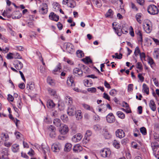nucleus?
<instances>
[{"label": "nucleus", "instance_id": "f3484780", "mask_svg": "<svg viewBox=\"0 0 159 159\" xmlns=\"http://www.w3.org/2000/svg\"><path fill=\"white\" fill-rule=\"evenodd\" d=\"M1 154L2 158H7L8 154V151L7 148H3L1 151Z\"/></svg>", "mask_w": 159, "mask_h": 159}, {"label": "nucleus", "instance_id": "9d476101", "mask_svg": "<svg viewBox=\"0 0 159 159\" xmlns=\"http://www.w3.org/2000/svg\"><path fill=\"white\" fill-rule=\"evenodd\" d=\"M151 146L153 153L154 155L156 156V154L158 148H159V145L157 142H152L151 143Z\"/></svg>", "mask_w": 159, "mask_h": 159}, {"label": "nucleus", "instance_id": "052dcab7", "mask_svg": "<svg viewBox=\"0 0 159 159\" xmlns=\"http://www.w3.org/2000/svg\"><path fill=\"white\" fill-rule=\"evenodd\" d=\"M103 95V97L104 98L107 99L109 101L110 100V97L107 93H104Z\"/></svg>", "mask_w": 159, "mask_h": 159}, {"label": "nucleus", "instance_id": "37998d69", "mask_svg": "<svg viewBox=\"0 0 159 159\" xmlns=\"http://www.w3.org/2000/svg\"><path fill=\"white\" fill-rule=\"evenodd\" d=\"M69 2L70 5H68V7L71 8H74L76 6V3L74 1L69 0Z\"/></svg>", "mask_w": 159, "mask_h": 159}, {"label": "nucleus", "instance_id": "864d4df0", "mask_svg": "<svg viewBox=\"0 0 159 159\" xmlns=\"http://www.w3.org/2000/svg\"><path fill=\"white\" fill-rule=\"evenodd\" d=\"M17 13V14H18V15L17 16H13L12 18L13 19H18L20 18L21 16V13H20L18 11H15L14 12V13Z\"/></svg>", "mask_w": 159, "mask_h": 159}, {"label": "nucleus", "instance_id": "6ab92c4d", "mask_svg": "<svg viewBox=\"0 0 159 159\" xmlns=\"http://www.w3.org/2000/svg\"><path fill=\"white\" fill-rule=\"evenodd\" d=\"M135 33L138 36V41L139 42H140L141 44H142L143 42V39L142 34L141 33V31L139 30L138 29L136 30Z\"/></svg>", "mask_w": 159, "mask_h": 159}, {"label": "nucleus", "instance_id": "680f3d73", "mask_svg": "<svg viewBox=\"0 0 159 159\" xmlns=\"http://www.w3.org/2000/svg\"><path fill=\"white\" fill-rule=\"evenodd\" d=\"M133 84H130L128 85V91H132L133 90Z\"/></svg>", "mask_w": 159, "mask_h": 159}, {"label": "nucleus", "instance_id": "e2e57ef3", "mask_svg": "<svg viewBox=\"0 0 159 159\" xmlns=\"http://www.w3.org/2000/svg\"><path fill=\"white\" fill-rule=\"evenodd\" d=\"M115 58H117L118 59H121L122 58V55L120 53L119 55H118V53H115Z\"/></svg>", "mask_w": 159, "mask_h": 159}, {"label": "nucleus", "instance_id": "3c124183", "mask_svg": "<svg viewBox=\"0 0 159 159\" xmlns=\"http://www.w3.org/2000/svg\"><path fill=\"white\" fill-rule=\"evenodd\" d=\"M61 118L64 122L67 121L68 120V117L67 115L65 114L61 116Z\"/></svg>", "mask_w": 159, "mask_h": 159}, {"label": "nucleus", "instance_id": "b1692460", "mask_svg": "<svg viewBox=\"0 0 159 159\" xmlns=\"http://www.w3.org/2000/svg\"><path fill=\"white\" fill-rule=\"evenodd\" d=\"M149 106L150 108L152 111H156V107L153 100H151L150 101Z\"/></svg>", "mask_w": 159, "mask_h": 159}, {"label": "nucleus", "instance_id": "de8ad7c7", "mask_svg": "<svg viewBox=\"0 0 159 159\" xmlns=\"http://www.w3.org/2000/svg\"><path fill=\"white\" fill-rule=\"evenodd\" d=\"M34 84L32 82H29L27 84V88H29V89H33L34 87Z\"/></svg>", "mask_w": 159, "mask_h": 159}, {"label": "nucleus", "instance_id": "aec40b11", "mask_svg": "<svg viewBox=\"0 0 159 159\" xmlns=\"http://www.w3.org/2000/svg\"><path fill=\"white\" fill-rule=\"evenodd\" d=\"M143 27L144 30L147 33L150 32L152 30V27L150 26L149 24L146 22L144 24Z\"/></svg>", "mask_w": 159, "mask_h": 159}, {"label": "nucleus", "instance_id": "c03bdc74", "mask_svg": "<svg viewBox=\"0 0 159 159\" xmlns=\"http://www.w3.org/2000/svg\"><path fill=\"white\" fill-rule=\"evenodd\" d=\"M93 2L97 7H101L102 5V4L100 2V0H93Z\"/></svg>", "mask_w": 159, "mask_h": 159}, {"label": "nucleus", "instance_id": "1a4fd4ad", "mask_svg": "<svg viewBox=\"0 0 159 159\" xmlns=\"http://www.w3.org/2000/svg\"><path fill=\"white\" fill-rule=\"evenodd\" d=\"M76 112V109L75 107L73 106L69 107H68L67 113L70 116H73Z\"/></svg>", "mask_w": 159, "mask_h": 159}, {"label": "nucleus", "instance_id": "69168bd1", "mask_svg": "<svg viewBox=\"0 0 159 159\" xmlns=\"http://www.w3.org/2000/svg\"><path fill=\"white\" fill-rule=\"evenodd\" d=\"M28 154L30 156H32L34 155V152L33 149H31L28 152Z\"/></svg>", "mask_w": 159, "mask_h": 159}, {"label": "nucleus", "instance_id": "58836bf2", "mask_svg": "<svg viewBox=\"0 0 159 159\" xmlns=\"http://www.w3.org/2000/svg\"><path fill=\"white\" fill-rule=\"evenodd\" d=\"M116 115L119 118L121 119H124L125 118V115L122 111H117L116 113Z\"/></svg>", "mask_w": 159, "mask_h": 159}, {"label": "nucleus", "instance_id": "473e14b6", "mask_svg": "<svg viewBox=\"0 0 159 159\" xmlns=\"http://www.w3.org/2000/svg\"><path fill=\"white\" fill-rule=\"evenodd\" d=\"M72 145L71 144L68 143L66 144L64 148V150L67 152H69L71 149Z\"/></svg>", "mask_w": 159, "mask_h": 159}, {"label": "nucleus", "instance_id": "4c0bfd02", "mask_svg": "<svg viewBox=\"0 0 159 159\" xmlns=\"http://www.w3.org/2000/svg\"><path fill=\"white\" fill-rule=\"evenodd\" d=\"M148 63L150 65L152 68H153L155 67V64L152 58H149L148 59Z\"/></svg>", "mask_w": 159, "mask_h": 159}, {"label": "nucleus", "instance_id": "ea45409f", "mask_svg": "<svg viewBox=\"0 0 159 159\" xmlns=\"http://www.w3.org/2000/svg\"><path fill=\"white\" fill-rule=\"evenodd\" d=\"M47 81L48 83L50 85H54L55 84L54 80L52 79V78L50 77H48Z\"/></svg>", "mask_w": 159, "mask_h": 159}, {"label": "nucleus", "instance_id": "c756f323", "mask_svg": "<svg viewBox=\"0 0 159 159\" xmlns=\"http://www.w3.org/2000/svg\"><path fill=\"white\" fill-rule=\"evenodd\" d=\"M143 91L145 93L147 94L149 93V88L145 84H143Z\"/></svg>", "mask_w": 159, "mask_h": 159}, {"label": "nucleus", "instance_id": "774afa93", "mask_svg": "<svg viewBox=\"0 0 159 159\" xmlns=\"http://www.w3.org/2000/svg\"><path fill=\"white\" fill-rule=\"evenodd\" d=\"M57 26L59 29L60 30H61L62 29L63 25L60 22L58 23L57 24Z\"/></svg>", "mask_w": 159, "mask_h": 159}, {"label": "nucleus", "instance_id": "2eb2a0df", "mask_svg": "<svg viewBox=\"0 0 159 159\" xmlns=\"http://www.w3.org/2000/svg\"><path fill=\"white\" fill-rule=\"evenodd\" d=\"M49 17L50 19L56 21H57L59 19V16L53 12H52L50 14Z\"/></svg>", "mask_w": 159, "mask_h": 159}, {"label": "nucleus", "instance_id": "dca6fc26", "mask_svg": "<svg viewBox=\"0 0 159 159\" xmlns=\"http://www.w3.org/2000/svg\"><path fill=\"white\" fill-rule=\"evenodd\" d=\"M14 65L17 70L21 69L23 67V65L22 62L18 60H16L14 61Z\"/></svg>", "mask_w": 159, "mask_h": 159}, {"label": "nucleus", "instance_id": "bb28decb", "mask_svg": "<svg viewBox=\"0 0 159 159\" xmlns=\"http://www.w3.org/2000/svg\"><path fill=\"white\" fill-rule=\"evenodd\" d=\"M65 101L67 103L68 105L71 106L72 103V98L69 96H66L65 98Z\"/></svg>", "mask_w": 159, "mask_h": 159}, {"label": "nucleus", "instance_id": "603ef678", "mask_svg": "<svg viewBox=\"0 0 159 159\" xmlns=\"http://www.w3.org/2000/svg\"><path fill=\"white\" fill-rule=\"evenodd\" d=\"M87 91L89 92H90L92 93H94L96 92V89L94 87L89 88L87 89Z\"/></svg>", "mask_w": 159, "mask_h": 159}, {"label": "nucleus", "instance_id": "5701e85b", "mask_svg": "<svg viewBox=\"0 0 159 159\" xmlns=\"http://www.w3.org/2000/svg\"><path fill=\"white\" fill-rule=\"evenodd\" d=\"M53 10L55 11H58L60 7V5L57 2H53L52 4Z\"/></svg>", "mask_w": 159, "mask_h": 159}, {"label": "nucleus", "instance_id": "bf43d9fd", "mask_svg": "<svg viewBox=\"0 0 159 159\" xmlns=\"http://www.w3.org/2000/svg\"><path fill=\"white\" fill-rule=\"evenodd\" d=\"M136 67L140 70L142 69L143 68L141 63L140 62H138L137 64Z\"/></svg>", "mask_w": 159, "mask_h": 159}, {"label": "nucleus", "instance_id": "13d9d810", "mask_svg": "<svg viewBox=\"0 0 159 159\" xmlns=\"http://www.w3.org/2000/svg\"><path fill=\"white\" fill-rule=\"evenodd\" d=\"M48 129L51 132L55 131L56 130L55 127L51 125L49 127Z\"/></svg>", "mask_w": 159, "mask_h": 159}, {"label": "nucleus", "instance_id": "a878e982", "mask_svg": "<svg viewBox=\"0 0 159 159\" xmlns=\"http://www.w3.org/2000/svg\"><path fill=\"white\" fill-rule=\"evenodd\" d=\"M19 150V146L17 144H14L12 146V151L14 152H18Z\"/></svg>", "mask_w": 159, "mask_h": 159}, {"label": "nucleus", "instance_id": "7c9ffc66", "mask_svg": "<svg viewBox=\"0 0 159 159\" xmlns=\"http://www.w3.org/2000/svg\"><path fill=\"white\" fill-rule=\"evenodd\" d=\"M121 30V33H123L124 34H126L127 33H128L127 25L126 24H124L122 25Z\"/></svg>", "mask_w": 159, "mask_h": 159}, {"label": "nucleus", "instance_id": "20e7f679", "mask_svg": "<svg viewBox=\"0 0 159 159\" xmlns=\"http://www.w3.org/2000/svg\"><path fill=\"white\" fill-rule=\"evenodd\" d=\"M100 153L101 156L104 158L109 156L111 153L110 150L108 148H103L100 151Z\"/></svg>", "mask_w": 159, "mask_h": 159}, {"label": "nucleus", "instance_id": "412c9836", "mask_svg": "<svg viewBox=\"0 0 159 159\" xmlns=\"http://www.w3.org/2000/svg\"><path fill=\"white\" fill-rule=\"evenodd\" d=\"M73 150L74 152H78L82 150V148L80 145L77 144L74 146Z\"/></svg>", "mask_w": 159, "mask_h": 159}, {"label": "nucleus", "instance_id": "e433bc0d", "mask_svg": "<svg viewBox=\"0 0 159 159\" xmlns=\"http://www.w3.org/2000/svg\"><path fill=\"white\" fill-rule=\"evenodd\" d=\"M49 93L52 96H54L56 95V92L55 89L49 88L48 89Z\"/></svg>", "mask_w": 159, "mask_h": 159}, {"label": "nucleus", "instance_id": "5fc2aeb1", "mask_svg": "<svg viewBox=\"0 0 159 159\" xmlns=\"http://www.w3.org/2000/svg\"><path fill=\"white\" fill-rule=\"evenodd\" d=\"M82 105L84 109L89 110H91V108H90V106L88 104L85 103H83L82 104Z\"/></svg>", "mask_w": 159, "mask_h": 159}, {"label": "nucleus", "instance_id": "f8f14e48", "mask_svg": "<svg viewBox=\"0 0 159 159\" xmlns=\"http://www.w3.org/2000/svg\"><path fill=\"white\" fill-rule=\"evenodd\" d=\"M106 118L107 121L110 123L114 122L115 120V117L111 113H109L106 116Z\"/></svg>", "mask_w": 159, "mask_h": 159}, {"label": "nucleus", "instance_id": "0e129e2a", "mask_svg": "<svg viewBox=\"0 0 159 159\" xmlns=\"http://www.w3.org/2000/svg\"><path fill=\"white\" fill-rule=\"evenodd\" d=\"M50 137L52 138H55L56 136V133L55 131L51 132L49 134Z\"/></svg>", "mask_w": 159, "mask_h": 159}, {"label": "nucleus", "instance_id": "cd10ccee", "mask_svg": "<svg viewBox=\"0 0 159 159\" xmlns=\"http://www.w3.org/2000/svg\"><path fill=\"white\" fill-rule=\"evenodd\" d=\"M61 69V66L60 64H59L55 69L53 70V73L54 74H58L60 72V70Z\"/></svg>", "mask_w": 159, "mask_h": 159}, {"label": "nucleus", "instance_id": "a211bd4d", "mask_svg": "<svg viewBox=\"0 0 159 159\" xmlns=\"http://www.w3.org/2000/svg\"><path fill=\"white\" fill-rule=\"evenodd\" d=\"M43 7L39 11L42 14H45L48 12V5L46 3L43 4Z\"/></svg>", "mask_w": 159, "mask_h": 159}, {"label": "nucleus", "instance_id": "c9c22d12", "mask_svg": "<svg viewBox=\"0 0 159 159\" xmlns=\"http://www.w3.org/2000/svg\"><path fill=\"white\" fill-rule=\"evenodd\" d=\"M113 14V12L111 9H109L105 15L106 17L112 18Z\"/></svg>", "mask_w": 159, "mask_h": 159}, {"label": "nucleus", "instance_id": "2f4dec72", "mask_svg": "<svg viewBox=\"0 0 159 159\" xmlns=\"http://www.w3.org/2000/svg\"><path fill=\"white\" fill-rule=\"evenodd\" d=\"M104 106H105L106 108L105 109L102 108H98V110L99 112H104L107 110V108H108L110 109H111V107L109 104H107L106 106L105 105H104Z\"/></svg>", "mask_w": 159, "mask_h": 159}, {"label": "nucleus", "instance_id": "393cba45", "mask_svg": "<svg viewBox=\"0 0 159 159\" xmlns=\"http://www.w3.org/2000/svg\"><path fill=\"white\" fill-rule=\"evenodd\" d=\"M55 106V104L52 100H49L47 102V106L48 108H52Z\"/></svg>", "mask_w": 159, "mask_h": 159}, {"label": "nucleus", "instance_id": "9b49d317", "mask_svg": "<svg viewBox=\"0 0 159 159\" xmlns=\"http://www.w3.org/2000/svg\"><path fill=\"white\" fill-rule=\"evenodd\" d=\"M82 138V134L79 133L73 136L71 139L73 142L76 143L80 141L81 139Z\"/></svg>", "mask_w": 159, "mask_h": 159}, {"label": "nucleus", "instance_id": "a19ab883", "mask_svg": "<svg viewBox=\"0 0 159 159\" xmlns=\"http://www.w3.org/2000/svg\"><path fill=\"white\" fill-rule=\"evenodd\" d=\"M76 53L77 57L79 58H81L84 56V53L83 51L81 50H77L76 52Z\"/></svg>", "mask_w": 159, "mask_h": 159}, {"label": "nucleus", "instance_id": "7ed1b4c3", "mask_svg": "<svg viewBox=\"0 0 159 159\" xmlns=\"http://www.w3.org/2000/svg\"><path fill=\"white\" fill-rule=\"evenodd\" d=\"M51 148L53 152H59L61 149V146L59 143H56L52 145Z\"/></svg>", "mask_w": 159, "mask_h": 159}, {"label": "nucleus", "instance_id": "f257e3e1", "mask_svg": "<svg viewBox=\"0 0 159 159\" xmlns=\"http://www.w3.org/2000/svg\"><path fill=\"white\" fill-rule=\"evenodd\" d=\"M148 12L152 15H156L158 12V9L157 7L154 5H149L148 7Z\"/></svg>", "mask_w": 159, "mask_h": 159}, {"label": "nucleus", "instance_id": "423d86ee", "mask_svg": "<svg viewBox=\"0 0 159 159\" xmlns=\"http://www.w3.org/2000/svg\"><path fill=\"white\" fill-rule=\"evenodd\" d=\"M113 26V29L115 30L116 33L118 36H120L121 35V26L116 24V23L114 22L112 24Z\"/></svg>", "mask_w": 159, "mask_h": 159}, {"label": "nucleus", "instance_id": "f03ea898", "mask_svg": "<svg viewBox=\"0 0 159 159\" xmlns=\"http://www.w3.org/2000/svg\"><path fill=\"white\" fill-rule=\"evenodd\" d=\"M66 83L68 86L72 87V89L75 91L79 92V90L77 88L74 87L75 84L74 83V80L73 77H68Z\"/></svg>", "mask_w": 159, "mask_h": 159}, {"label": "nucleus", "instance_id": "39448f33", "mask_svg": "<svg viewBox=\"0 0 159 159\" xmlns=\"http://www.w3.org/2000/svg\"><path fill=\"white\" fill-rule=\"evenodd\" d=\"M64 48H65L67 51L69 53H72L74 50V46L70 43H64Z\"/></svg>", "mask_w": 159, "mask_h": 159}, {"label": "nucleus", "instance_id": "ddd939ff", "mask_svg": "<svg viewBox=\"0 0 159 159\" xmlns=\"http://www.w3.org/2000/svg\"><path fill=\"white\" fill-rule=\"evenodd\" d=\"M73 73L76 76H81L83 74L82 70L78 68H75L73 70Z\"/></svg>", "mask_w": 159, "mask_h": 159}, {"label": "nucleus", "instance_id": "79ce46f5", "mask_svg": "<svg viewBox=\"0 0 159 159\" xmlns=\"http://www.w3.org/2000/svg\"><path fill=\"white\" fill-rule=\"evenodd\" d=\"M113 145L114 147L116 148H119L120 147L119 142L116 140L113 141Z\"/></svg>", "mask_w": 159, "mask_h": 159}, {"label": "nucleus", "instance_id": "338daca9", "mask_svg": "<svg viewBox=\"0 0 159 159\" xmlns=\"http://www.w3.org/2000/svg\"><path fill=\"white\" fill-rule=\"evenodd\" d=\"M140 58L142 60V58L145 59L146 57L145 54L144 52L140 53L139 54Z\"/></svg>", "mask_w": 159, "mask_h": 159}, {"label": "nucleus", "instance_id": "4468645a", "mask_svg": "<svg viewBox=\"0 0 159 159\" xmlns=\"http://www.w3.org/2000/svg\"><path fill=\"white\" fill-rule=\"evenodd\" d=\"M116 136L121 139L125 136V134L123 130L121 129H118L116 132Z\"/></svg>", "mask_w": 159, "mask_h": 159}, {"label": "nucleus", "instance_id": "8fccbe9b", "mask_svg": "<svg viewBox=\"0 0 159 159\" xmlns=\"http://www.w3.org/2000/svg\"><path fill=\"white\" fill-rule=\"evenodd\" d=\"M140 53L139 47H136L134 52V54L135 56H137L138 54H140Z\"/></svg>", "mask_w": 159, "mask_h": 159}, {"label": "nucleus", "instance_id": "49530a36", "mask_svg": "<svg viewBox=\"0 0 159 159\" xmlns=\"http://www.w3.org/2000/svg\"><path fill=\"white\" fill-rule=\"evenodd\" d=\"M140 130L143 135H145L147 134V130L145 127H143L141 128Z\"/></svg>", "mask_w": 159, "mask_h": 159}, {"label": "nucleus", "instance_id": "6e6d98bb", "mask_svg": "<svg viewBox=\"0 0 159 159\" xmlns=\"http://www.w3.org/2000/svg\"><path fill=\"white\" fill-rule=\"evenodd\" d=\"M17 106L18 107L20 108L21 109L22 107V102L21 99L20 98L18 100L17 102Z\"/></svg>", "mask_w": 159, "mask_h": 159}, {"label": "nucleus", "instance_id": "4be33fe9", "mask_svg": "<svg viewBox=\"0 0 159 159\" xmlns=\"http://www.w3.org/2000/svg\"><path fill=\"white\" fill-rule=\"evenodd\" d=\"M91 134L92 133L90 130H88L86 131L84 139V141L86 143L89 141V138H88V137L91 136Z\"/></svg>", "mask_w": 159, "mask_h": 159}, {"label": "nucleus", "instance_id": "4d7b16f0", "mask_svg": "<svg viewBox=\"0 0 159 159\" xmlns=\"http://www.w3.org/2000/svg\"><path fill=\"white\" fill-rule=\"evenodd\" d=\"M116 94V91L114 89H112L110 92V95L113 96H114Z\"/></svg>", "mask_w": 159, "mask_h": 159}, {"label": "nucleus", "instance_id": "6e6552de", "mask_svg": "<svg viewBox=\"0 0 159 159\" xmlns=\"http://www.w3.org/2000/svg\"><path fill=\"white\" fill-rule=\"evenodd\" d=\"M42 148L44 154V159H47V154H49L50 152L49 148L46 144H42Z\"/></svg>", "mask_w": 159, "mask_h": 159}, {"label": "nucleus", "instance_id": "a18cd8bd", "mask_svg": "<svg viewBox=\"0 0 159 159\" xmlns=\"http://www.w3.org/2000/svg\"><path fill=\"white\" fill-rule=\"evenodd\" d=\"M82 61L85 63H91L92 62V60L89 57H86L85 58L83 59Z\"/></svg>", "mask_w": 159, "mask_h": 159}, {"label": "nucleus", "instance_id": "f704fd0d", "mask_svg": "<svg viewBox=\"0 0 159 159\" xmlns=\"http://www.w3.org/2000/svg\"><path fill=\"white\" fill-rule=\"evenodd\" d=\"M53 124L57 127L61 125V122L59 119L56 118L53 120Z\"/></svg>", "mask_w": 159, "mask_h": 159}, {"label": "nucleus", "instance_id": "09e8293b", "mask_svg": "<svg viewBox=\"0 0 159 159\" xmlns=\"http://www.w3.org/2000/svg\"><path fill=\"white\" fill-rule=\"evenodd\" d=\"M92 84L91 82H89V81L88 80H84V84L85 86L88 87L90 86Z\"/></svg>", "mask_w": 159, "mask_h": 159}, {"label": "nucleus", "instance_id": "72a5a7b5", "mask_svg": "<svg viewBox=\"0 0 159 159\" xmlns=\"http://www.w3.org/2000/svg\"><path fill=\"white\" fill-rule=\"evenodd\" d=\"M142 14L141 13H139L137 14L135 16L136 19L137 21L139 23L141 24L142 21L141 20L142 16Z\"/></svg>", "mask_w": 159, "mask_h": 159}, {"label": "nucleus", "instance_id": "0eeeda50", "mask_svg": "<svg viewBox=\"0 0 159 159\" xmlns=\"http://www.w3.org/2000/svg\"><path fill=\"white\" fill-rule=\"evenodd\" d=\"M59 131L61 134L64 135H65L69 131L68 127L67 125H64L61 126Z\"/></svg>", "mask_w": 159, "mask_h": 159}, {"label": "nucleus", "instance_id": "c85d7f7f", "mask_svg": "<svg viewBox=\"0 0 159 159\" xmlns=\"http://www.w3.org/2000/svg\"><path fill=\"white\" fill-rule=\"evenodd\" d=\"M77 120H80L82 117V116L80 110H78L76 111L75 114Z\"/></svg>", "mask_w": 159, "mask_h": 159}]
</instances>
